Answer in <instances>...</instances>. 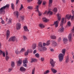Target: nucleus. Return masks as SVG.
I'll use <instances>...</instances> for the list:
<instances>
[{"mask_svg":"<svg viewBox=\"0 0 74 74\" xmlns=\"http://www.w3.org/2000/svg\"><path fill=\"white\" fill-rule=\"evenodd\" d=\"M66 52V49H64L62 50V53L63 54L60 53L58 56L59 61L60 62H61L63 60L64 58V56L65 55V53Z\"/></svg>","mask_w":74,"mask_h":74,"instance_id":"nucleus-1","label":"nucleus"},{"mask_svg":"<svg viewBox=\"0 0 74 74\" xmlns=\"http://www.w3.org/2000/svg\"><path fill=\"white\" fill-rule=\"evenodd\" d=\"M9 7H10V5L8 4L6 5L5 6L2 7L0 9V14H5V11H4V10L6 8H9Z\"/></svg>","mask_w":74,"mask_h":74,"instance_id":"nucleus-2","label":"nucleus"},{"mask_svg":"<svg viewBox=\"0 0 74 74\" xmlns=\"http://www.w3.org/2000/svg\"><path fill=\"white\" fill-rule=\"evenodd\" d=\"M57 18L58 20L56 21V27H58V24H59V21H60V19H61V14H59V13H58L57 14Z\"/></svg>","mask_w":74,"mask_h":74,"instance_id":"nucleus-3","label":"nucleus"},{"mask_svg":"<svg viewBox=\"0 0 74 74\" xmlns=\"http://www.w3.org/2000/svg\"><path fill=\"white\" fill-rule=\"evenodd\" d=\"M50 64H51V66H52V67H53L54 66H55V62L53 61V59H50Z\"/></svg>","mask_w":74,"mask_h":74,"instance_id":"nucleus-4","label":"nucleus"},{"mask_svg":"<svg viewBox=\"0 0 74 74\" xmlns=\"http://www.w3.org/2000/svg\"><path fill=\"white\" fill-rule=\"evenodd\" d=\"M15 39H16V38L15 36H13L12 37H11L9 39V41H14L15 40Z\"/></svg>","mask_w":74,"mask_h":74,"instance_id":"nucleus-5","label":"nucleus"},{"mask_svg":"<svg viewBox=\"0 0 74 74\" xmlns=\"http://www.w3.org/2000/svg\"><path fill=\"white\" fill-rule=\"evenodd\" d=\"M21 24L20 23H17L16 24V28L17 30H19L21 29Z\"/></svg>","mask_w":74,"mask_h":74,"instance_id":"nucleus-6","label":"nucleus"},{"mask_svg":"<svg viewBox=\"0 0 74 74\" xmlns=\"http://www.w3.org/2000/svg\"><path fill=\"white\" fill-rule=\"evenodd\" d=\"M10 30H7V31L6 36H7V38L6 40H8L10 36Z\"/></svg>","mask_w":74,"mask_h":74,"instance_id":"nucleus-7","label":"nucleus"},{"mask_svg":"<svg viewBox=\"0 0 74 74\" xmlns=\"http://www.w3.org/2000/svg\"><path fill=\"white\" fill-rule=\"evenodd\" d=\"M22 60H19L17 62V65L18 66H21V64H22Z\"/></svg>","mask_w":74,"mask_h":74,"instance_id":"nucleus-8","label":"nucleus"},{"mask_svg":"<svg viewBox=\"0 0 74 74\" xmlns=\"http://www.w3.org/2000/svg\"><path fill=\"white\" fill-rule=\"evenodd\" d=\"M40 50L41 51L44 52V51H45L47 50V48L45 47L42 46L40 49Z\"/></svg>","mask_w":74,"mask_h":74,"instance_id":"nucleus-9","label":"nucleus"},{"mask_svg":"<svg viewBox=\"0 0 74 74\" xmlns=\"http://www.w3.org/2000/svg\"><path fill=\"white\" fill-rule=\"evenodd\" d=\"M23 28L24 31L27 32H29V29H28V28H27V26H23Z\"/></svg>","mask_w":74,"mask_h":74,"instance_id":"nucleus-10","label":"nucleus"},{"mask_svg":"<svg viewBox=\"0 0 74 74\" xmlns=\"http://www.w3.org/2000/svg\"><path fill=\"white\" fill-rule=\"evenodd\" d=\"M20 71L21 72H25L26 71V69L23 67H21L20 69Z\"/></svg>","mask_w":74,"mask_h":74,"instance_id":"nucleus-11","label":"nucleus"},{"mask_svg":"<svg viewBox=\"0 0 74 74\" xmlns=\"http://www.w3.org/2000/svg\"><path fill=\"white\" fill-rule=\"evenodd\" d=\"M14 14L17 17V18H18L19 16V14H18V12L16 11L14 12Z\"/></svg>","mask_w":74,"mask_h":74,"instance_id":"nucleus-12","label":"nucleus"},{"mask_svg":"<svg viewBox=\"0 0 74 74\" xmlns=\"http://www.w3.org/2000/svg\"><path fill=\"white\" fill-rule=\"evenodd\" d=\"M42 20L44 22H47L49 21V20L47 19L45 17H43L42 18Z\"/></svg>","mask_w":74,"mask_h":74,"instance_id":"nucleus-13","label":"nucleus"},{"mask_svg":"<svg viewBox=\"0 0 74 74\" xmlns=\"http://www.w3.org/2000/svg\"><path fill=\"white\" fill-rule=\"evenodd\" d=\"M68 38L69 39V41L70 42H71L72 40H71V34H70L69 35L68 37Z\"/></svg>","mask_w":74,"mask_h":74,"instance_id":"nucleus-14","label":"nucleus"},{"mask_svg":"<svg viewBox=\"0 0 74 74\" xmlns=\"http://www.w3.org/2000/svg\"><path fill=\"white\" fill-rule=\"evenodd\" d=\"M68 41V39L67 38H64L63 39V43L64 44H66L67 43V42Z\"/></svg>","mask_w":74,"mask_h":74,"instance_id":"nucleus-15","label":"nucleus"},{"mask_svg":"<svg viewBox=\"0 0 74 74\" xmlns=\"http://www.w3.org/2000/svg\"><path fill=\"white\" fill-rule=\"evenodd\" d=\"M64 18H62L61 21V24H60V26H62V25H63L64 22Z\"/></svg>","mask_w":74,"mask_h":74,"instance_id":"nucleus-16","label":"nucleus"},{"mask_svg":"<svg viewBox=\"0 0 74 74\" xmlns=\"http://www.w3.org/2000/svg\"><path fill=\"white\" fill-rule=\"evenodd\" d=\"M2 53L3 54V57H5V52H3V51H2L0 50V54H1Z\"/></svg>","mask_w":74,"mask_h":74,"instance_id":"nucleus-17","label":"nucleus"},{"mask_svg":"<svg viewBox=\"0 0 74 74\" xmlns=\"http://www.w3.org/2000/svg\"><path fill=\"white\" fill-rule=\"evenodd\" d=\"M49 7H51L52 5V3L53 2V0H49Z\"/></svg>","mask_w":74,"mask_h":74,"instance_id":"nucleus-18","label":"nucleus"},{"mask_svg":"<svg viewBox=\"0 0 74 74\" xmlns=\"http://www.w3.org/2000/svg\"><path fill=\"white\" fill-rule=\"evenodd\" d=\"M38 60L34 58H32V60L31 62V63H33V62H37Z\"/></svg>","mask_w":74,"mask_h":74,"instance_id":"nucleus-19","label":"nucleus"},{"mask_svg":"<svg viewBox=\"0 0 74 74\" xmlns=\"http://www.w3.org/2000/svg\"><path fill=\"white\" fill-rule=\"evenodd\" d=\"M38 46L39 47L41 48L42 47V42H40L38 43Z\"/></svg>","mask_w":74,"mask_h":74,"instance_id":"nucleus-20","label":"nucleus"},{"mask_svg":"<svg viewBox=\"0 0 74 74\" xmlns=\"http://www.w3.org/2000/svg\"><path fill=\"white\" fill-rule=\"evenodd\" d=\"M39 26L41 28H44V25L40 23L39 24Z\"/></svg>","mask_w":74,"mask_h":74,"instance_id":"nucleus-21","label":"nucleus"},{"mask_svg":"<svg viewBox=\"0 0 74 74\" xmlns=\"http://www.w3.org/2000/svg\"><path fill=\"white\" fill-rule=\"evenodd\" d=\"M71 16L70 15V16H68V15H66V16L65 18L66 19H68L69 20L71 18Z\"/></svg>","mask_w":74,"mask_h":74,"instance_id":"nucleus-22","label":"nucleus"},{"mask_svg":"<svg viewBox=\"0 0 74 74\" xmlns=\"http://www.w3.org/2000/svg\"><path fill=\"white\" fill-rule=\"evenodd\" d=\"M51 70L53 73H54V74L56 73V70L55 69H54L51 68Z\"/></svg>","mask_w":74,"mask_h":74,"instance_id":"nucleus-23","label":"nucleus"},{"mask_svg":"<svg viewBox=\"0 0 74 74\" xmlns=\"http://www.w3.org/2000/svg\"><path fill=\"white\" fill-rule=\"evenodd\" d=\"M50 38L53 40H55L56 38V36L55 35H51L50 36Z\"/></svg>","mask_w":74,"mask_h":74,"instance_id":"nucleus-24","label":"nucleus"},{"mask_svg":"<svg viewBox=\"0 0 74 74\" xmlns=\"http://www.w3.org/2000/svg\"><path fill=\"white\" fill-rule=\"evenodd\" d=\"M69 62V56H68L66 58L65 62L66 63H68Z\"/></svg>","mask_w":74,"mask_h":74,"instance_id":"nucleus-25","label":"nucleus"},{"mask_svg":"<svg viewBox=\"0 0 74 74\" xmlns=\"http://www.w3.org/2000/svg\"><path fill=\"white\" fill-rule=\"evenodd\" d=\"M64 30V29L63 28V27H62L59 29V31L60 32H62Z\"/></svg>","mask_w":74,"mask_h":74,"instance_id":"nucleus-26","label":"nucleus"},{"mask_svg":"<svg viewBox=\"0 0 74 74\" xmlns=\"http://www.w3.org/2000/svg\"><path fill=\"white\" fill-rule=\"evenodd\" d=\"M35 10H35V11H39V10L38 9V5H36V7Z\"/></svg>","mask_w":74,"mask_h":74,"instance_id":"nucleus-27","label":"nucleus"},{"mask_svg":"<svg viewBox=\"0 0 74 74\" xmlns=\"http://www.w3.org/2000/svg\"><path fill=\"white\" fill-rule=\"evenodd\" d=\"M47 14H49V15H52L53 14V13L52 12L49 11L48 12H47Z\"/></svg>","mask_w":74,"mask_h":74,"instance_id":"nucleus-28","label":"nucleus"},{"mask_svg":"<svg viewBox=\"0 0 74 74\" xmlns=\"http://www.w3.org/2000/svg\"><path fill=\"white\" fill-rule=\"evenodd\" d=\"M49 72H50L49 70H47L46 71H45L44 72V74H47L48 73H49Z\"/></svg>","mask_w":74,"mask_h":74,"instance_id":"nucleus-29","label":"nucleus"},{"mask_svg":"<svg viewBox=\"0 0 74 74\" xmlns=\"http://www.w3.org/2000/svg\"><path fill=\"white\" fill-rule=\"evenodd\" d=\"M27 59H25V60H23V64H25V63H27Z\"/></svg>","mask_w":74,"mask_h":74,"instance_id":"nucleus-30","label":"nucleus"},{"mask_svg":"<svg viewBox=\"0 0 74 74\" xmlns=\"http://www.w3.org/2000/svg\"><path fill=\"white\" fill-rule=\"evenodd\" d=\"M29 50H27V51H26L25 52V56H27V55H28V53H29Z\"/></svg>","mask_w":74,"mask_h":74,"instance_id":"nucleus-31","label":"nucleus"},{"mask_svg":"<svg viewBox=\"0 0 74 74\" xmlns=\"http://www.w3.org/2000/svg\"><path fill=\"white\" fill-rule=\"evenodd\" d=\"M11 7H12V10H14V3H11Z\"/></svg>","mask_w":74,"mask_h":74,"instance_id":"nucleus-32","label":"nucleus"},{"mask_svg":"<svg viewBox=\"0 0 74 74\" xmlns=\"http://www.w3.org/2000/svg\"><path fill=\"white\" fill-rule=\"evenodd\" d=\"M12 68H9L8 69V72L10 73V72H11L12 70Z\"/></svg>","mask_w":74,"mask_h":74,"instance_id":"nucleus-33","label":"nucleus"},{"mask_svg":"<svg viewBox=\"0 0 74 74\" xmlns=\"http://www.w3.org/2000/svg\"><path fill=\"white\" fill-rule=\"evenodd\" d=\"M50 40H48L47 41L46 43L47 46H48V45H49V44H50Z\"/></svg>","mask_w":74,"mask_h":74,"instance_id":"nucleus-34","label":"nucleus"},{"mask_svg":"<svg viewBox=\"0 0 74 74\" xmlns=\"http://www.w3.org/2000/svg\"><path fill=\"white\" fill-rule=\"evenodd\" d=\"M42 1H41V0H38V5H40V4H41V3H42Z\"/></svg>","mask_w":74,"mask_h":74,"instance_id":"nucleus-35","label":"nucleus"},{"mask_svg":"<svg viewBox=\"0 0 74 74\" xmlns=\"http://www.w3.org/2000/svg\"><path fill=\"white\" fill-rule=\"evenodd\" d=\"M36 46H37V44H35L33 46L32 49H36Z\"/></svg>","mask_w":74,"mask_h":74,"instance_id":"nucleus-36","label":"nucleus"},{"mask_svg":"<svg viewBox=\"0 0 74 74\" xmlns=\"http://www.w3.org/2000/svg\"><path fill=\"white\" fill-rule=\"evenodd\" d=\"M14 65H15V63H14V62H12V64H11L12 67H14Z\"/></svg>","mask_w":74,"mask_h":74,"instance_id":"nucleus-37","label":"nucleus"},{"mask_svg":"<svg viewBox=\"0 0 74 74\" xmlns=\"http://www.w3.org/2000/svg\"><path fill=\"white\" fill-rule=\"evenodd\" d=\"M15 53L16 54H19L21 53V52L17 50H16L15 51Z\"/></svg>","mask_w":74,"mask_h":74,"instance_id":"nucleus-38","label":"nucleus"},{"mask_svg":"<svg viewBox=\"0 0 74 74\" xmlns=\"http://www.w3.org/2000/svg\"><path fill=\"white\" fill-rule=\"evenodd\" d=\"M25 51V49H24L23 48H22L21 50L20 51V52L21 53H22L23 52H24Z\"/></svg>","mask_w":74,"mask_h":74,"instance_id":"nucleus-39","label":"nucleus"},{"mask_svg":"<svg viewBox=\"0 0 74 74\" xmlns=\"http://www.w3.org/2000/svg\"><path fill=\"white\" fill-rule=\"evenodd\" d=\"M35 56L36 58H39V54L38 53H37L36 54H35Z\"/></svg>","mask_w":74,"mask_h":74,"instance_id":"nucleus-40","label":"nucleus"},{"mask_svg":"<svg viewBox=\"0 0 74 74\" xmlns=\"http://www.w3.org/2000/svg\"><path fill=\"white\" fill-rule=\"evenodd\" d=\"M24 18H25V16H22L21 17V20H24Z\"/></svg>","mask_w":74,"mask_h":74,"instance_id":"nucleus-41","label":"nucleus"},{"mask_svg":"<svg viewBox=\"0 0 74 74\" xmlns=\"http://www.w3.org/2000/svg\"><path fill=\"white\" fill-rule=\"evenodd\" d=\"M27 8L28 9H29V10H32V9H33V7L32 6H28Z\"/></svg>","mask_w":74,"mask_h":74,"instance_id":"nucleus-42","label":"nucleus"},{"mask_svg":"<svg viewBox=\"0 0 74 74\" xmlns=\"http://www.w3.org/2000/svg\"><path fill=\"white\" fill-rule=\"evenodd\" d=\"M9 58V57H8V56H6L5 59H6V60H8Z\"/></svg>","mask_w":74,"mask_h":74,"instance_id":"nucleus-43","label":"nucleus"},{"mask_svg":"<svg viewBox=\"0 0 74 74\" xmlns=\"http://www.w3.org/2000/svg\"><path fill=\"white\" fill-rule=\"evenodd\" d=\"M23 38L24 40H27V38L25 36H23Z\"/></svg>","mask_w":74,"mask_h":74,"instance_id":"nucleus-44","label":"nucleus"},{"mask_svg":"<svg viewBox=\"0 0 74 74\" xmlns=\"http://www.w3.org/2000/svg\"><path fill=\"white\" fill-rule=\"evenodd\" d=\"M35 70V69L34 68V69L32 70V74H34V71Z\"/></svg>","mask_w":74,"mask_h":74,"instance_id":"nucleus-45","label":"nucleus"},{"mask_svg":"<svg viewBox=\"0 0 74 74\" xmlns=\"http://www.w3.org/2000/svg\"><path fill=\"white\" fill-rule=\"evenodd\" d=\"M40 60L42 62H44V58H40Z\"/></svg>","mask_w":74,"mask_h":74,"instance_id":"nucleus-46","label":"nucleus"},{"mask_svg":"<svg viewBox=\"0 0 74 74\" xmlns=\"http://www.w3.org/2000/svg\"><path fill=\"white\" fill-rule=\"evenodd\" d=\"M38 12L39 13V16H41L42 15V13H41V12H40L39 11H38Z\"/></svg>","mask_w":74,"mask_h":74,"instance_id":"nucleus-47","label":"nucleus"},{"mask_svg":"<svg viewBox=\"0 0 74 74\" xmlns=\"http://www.w3.org/2000/svg\"><path fill=\"white\" fill-rule=\"evenodd\" d=\"M68 25H69V26H71V23L70 22V21H68Z\"/></svg>","mask_w":74,"mask_h":74,"instance_id":"nucleus-48","label":"nucleus"},{"mask_svg":"<svg viewBox=\"0 0 74 74\" xmlns=\"http://www.w3.org/2000/svg\"><path fill=\"white\" fill-rule=\"evenodd\" d=\"M37 52V50H34L33 52L34 54H35Z\"/></svg>","mask_w":74,"mask_h":74,"instance_id":"nucleus-49","label":"nucleus"},{"mask_svg":"<svg viewBox=\"0 0 74 74\" xmlns=\"http://www.w3.org/2000/svg\"><path fill=\"white\" fill-rule=\"evenodd\" d=\"M8 23H11V20L10 18L9 19Z\"/></svg>","mask_w":74,"mask_h":74,"instance_id":"nucleus-50","label":"nucleus"},{"mask_svg":"<svg viewBox=\"0 0 74 74\" xmlns=\"http://www.w3.org/2000/svg\"><path fill=\"white\" fill-rule=\"evenodd\" d=\"M43 45L44 47H45V46H46V45L47 46V44L45 43H43Z\"/></svg>","mask_w":74,"mask_h":74,"instance_id":"nucleus-51","label":"nucleus"},{"mask_svg":"<svg viewBox=\"0 0 74 74\" xmlns=\"http://www.w3.org/2000/svg\"><path fill=\"white\" fill-rule=\"evenodd\" d=\"M42 4L43 5H45V4H46V2L44 1Z\"/></svg>","mask_w":74,"mask_h":74,"instance_id":"nucleus-52","label":"nucleus"},{"mask_svg":"<svg viewBox=\"0 0 74 74\" xmlns=\"http://www.w3.org/2000/svg\"><path fill=\"white\" fill-rule=\"evenodd\" d=\"M5 54L6 55V56H7L8 55V51H5Z\"/></svg>","mask_w":74,"mask_h":74,"instance_id":"nucleus-53","label":"nucleus"},{"mask_svg":"<svg viewBox=\"0 0 74 74\" xmlns=\"http://www.w3.org/2000/svg\"><path fill=\"white\" fill-rule=\"evenodd\" d=\"M23 66H24V67H26V66H27V65L26 64H23Z\"/></svg>","mask_w":74,"mask_h":74,"instance_id":"nucleus-54","label":"nucleus"},{"mask_svg":"<svg viewBox=\"0 0 74 74\" xmlns=\"http://www.w3.org/2000/svg\"><path fill=\"white\" fill-rule=\"evenodd\" d=\"M58 42H60V41H61V38H59L58 39Z\"/></svg>","mask_w":74,"mask_h":74,"instance_id":"nucleus-55","label":"nucleus"},{"mask_svg":"<svg viewBox=\"0 0 74 74\" xmlns=\"http://www.w3.org/2000/svg\"><path fill=\"white\" fill-rule=\"evenodd\" d=\"M19 0H16V4H18L19 1Z\"/></svg>","mask_w":74,"mask_h":74,"instance_id":"nucleus-56","label":"nucleus"},{"mask_svg":"<svg viewBox=\"0 0 74 74\" xmlns=\"http://www.w3.org/2000/svg\"><path fill=\"white\" fill-rule=\"evenodd\" d=\"M71 12L73 14V16H74V11H73V10H72V11H71Z\"/></svg>","mask_w":74,"mask_h":74,"instance_id":"nucleus-57","label":"nucleus"},{"mask_svg":"<svg viewBox=\"0 0 74 74\" xmlns=\"http://www.w3.org/2000/svg\"><path fill=\"white\" fill-rule=\"evenodd\" d=\"M1 23L2 24H4V21L2 20L1 21Z\"/></svg>","mask_w":74,"mask_h":74,"instance_id":"nucleus-58","label":"nucleus"},{"mask_svg":"<svg viewBox=\"0 0 74 74\" xmlns=\"http://www.w3.org/2000/svg\"><path fill=\"white\" fill-rule=\"evenodd\" d=\"M53 11L54 12H56V8H54V9L53 10Z\"/></svg>","mask_w":74,"mask_h":74,"instance_id":"nucleus-59","label":"nucleus"},{"mask_svg":"<svg viewBox=\"0 0 74 74\" xmlns=\"http://www.w3.org/2000/svg\"><path fill=\"white\" fill-rule=\"evenodd\" d=\"M72 32L74 33V26L73 27V29L72 30Z\"/></svg>","mask_w":74,"mask_h":74,"instance_id":"nucleus-60","label":"nucleus"},{"mask_svg":"<svg viewBox=\"0 0 74 74\" xmlns=\"http://www.w3.org/2000/svg\"><path fill=\"white\" fill-rule=\"evenodd\" d=\"M50 51H52V52H53V51H54V49H50Z\"/></svg>","mask_w":74,"mask_h":74,"instance_id":"nucleus-61","label":"nucleus"},{"mask_svg":"<svg viewBox=\"0 0 74 74\" xmlns=\"http://www.w3.org/2000/svg\"><path fill=\"white\" fill-rule=\"evenodd\" d=\"M48 11H46L45 12H44V14H48Z\"/></svg>","mask_w":74,"mask_h":74,"instance_id":"nucleus-62","label":"nucleus"},{"mask_svg":"<svg viewBox=\"0 0 74 74\" xmlns=\"http://www.w3.org/2000/svg\"><path fill=\"white\" fill-rule=\"evenodd\" d=\"M30 0H27V2L28 3H30Z\"/></svg>","mask_w":74,"mask_h":74,"instance_id":"nucleus-63","label":"nucleus"},{"mask_svg":"<svg viewBox=\"0 0 74 74\" xmlns=\"http://www.w3.org/2000/svg\"><path fill=\"white\" fill-rule=\"evenodd\" d=\"M72 19H74V16H72V17H71Z\"/></svg>","mask_w":74,"mask_h":74,"instance_id":"nucleus-64","label":"nucleus"}]
</instances>
